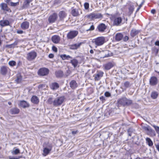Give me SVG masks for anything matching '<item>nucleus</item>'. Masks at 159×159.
Segmentation results:
<instances>
[{
    "instance_id": "33",
    "label": "nucleus",
    "mask_w": 159,
    "mask_h": 159,
    "mask_svg": "<svg viewBox=\"0 0 159 159\" xmlns=\"http://www.w3.org/2000/svg\"><path fill=\"white\" fill-rule=\"evenodd\" d=\"M113 65L110 62H109L104 65V66L105 69L109 70L112 67Z\"/></svg>"
},
{
    "instance_id": "7",
    "label": "nucleus",
    "mask_w": 159,
    "mask_h": 159,
    "mask_svg": "<svg viewBox=\"0 0 159 159\" xmlns=\"http://www.w3.org/2000/svg\"><path fill=\"white\" fill-rule=\"evenodd\" d=\"M78 34V32L77 30L71 31L67 34V37L69 39H72L75 37Z\"/></svg>"
},
{
    "instance_id": "15",
    "label": "nucleus",
    "mask_w": 159,
    "mask_h": 159,
    "mask_svg": "<svg viewBox=\"0 0 159 159\" xmlns=\"http://www.w3.org/2000/svg\"><path fill=\"white\" fill-rule=\"evenodd\" d=\"M58 15L59 20L63 21L64 18L66 17L67 14L65 11H61L59 12Z\"/></svg>"
},
{
    "instance_id": "48",
    "label": "nucleus",
    "mask_w": 159,
    "mask_h": 159,
    "mask_svg": "<svg viewBox=\"0 0 159 159\" xmlns=\"http://www.w3.org/2000/svg\"><path fill=\"white\" fill-rule=\"evenodd\" d=\"M60 57L63 60H67L66 55V54L61 55Z\"/></svg>"
},
{
    "instance_id": "18",
    "label": "nucleus",
    "mask_w": 159,
    "mask_h": 159,
    "mask_svg": "<svg viewBox=\"0 0 159 159\" xmlns=\"http://www.w3.org/2000/svg\"><path fill=\"white\" fill-rule=\"evenodd\" d=\"M107 26L101 23L98 26L97 28L98 29V30L99 32H102L104 31L106 29Z\"/></svg>"
},
{
    "instance_id": "3",
    "label": "nucleus",
    "mask_w": 159,
    "mask_h": 159,
    "mask_svg": "<svg viewBox=\"0 0 159 159\" xmlns=\"http://www.w3.org/2000/svg\"><path fill=\"white\" fill-rule=\"evenodd\" d=\"M86 17L89 19L94 20L95 19L102 18L103 17V16L101 13H92L86 15Z\"/></svg>"
},
{
    "instance_id": "9",
    "label": "nucleus",
    "mask_w": 159,
    "mask_h": 159,
    "mask_svg": "<svg viewBox=\"0 0 159 159\" xmlns=\"http://www.w3.org/2000/svg\"><path fill=\"white\" fill-rule=\"evenodd\" d=\"M58 16L56 13H53L48 18V20L50 23L54 22L57 19Z\"/></svg>"
},
{
    "instance_id": "24",
    "label": "nucleus",
    "mask_w": 159,
    "mask_h": 159,
    "mask_svg": "<svg viewBox=\"0 0 159 159\" xmlns=\"http://www.w3.org/2000/svg\"><path fill=\"white\" fill-rule=\"evenodd\" d=\"M55 75L57 77L61 78L63 77L64 74L62 70H58L55 72Z\"/></svg>"
},
{
    "instance_id": "46",
    "label": "nucleus",
    "mask_w": 159,
    "mask_h": 159,
    "mask_svg": "<svg viewBox=\"0 0 159 159\" xmlns=\"http://www.w3.org/2000/svg\"><path fill=\"white\" fill-rule=\"evenodd\" d=\"M84 7L86 10H88L89 8V4L88 2H85L84 4Z\"/></svg>"
},
{
    "instance_id": "45",
    "label": "nucleus",
    "mask_w": 159,
    "mask_h": 159,
    "mask_svg": "<svg viewBox=\"0 0 159 159\" xmlns=\"http://www.w3.org/2000/svg\"><path fill=\"white\" fill-rule=\"evenodd\" d=\"M152 125L155 128L157 133L159 134V127L155 125Z\"/></svg>"
},
{
    "instance_id": "52",
    "label": "nucleus",
    "mask_w": 159,
    "mask_h": 159,
    "mask_svg": "<svg viewBox=\"0 0 159 159\" xmlns=\"http://www.w3.org/2000/svg\"><path fill=\"white\" fill-rule=\"evenodd\" d=\"M100 99L103 102L106 100L105 97L103 96L100 97Z\"/></svg>"
},
{
    "instance_id": "55",
    "label": "nucleus",
    "mask_w": 159,
    "mask_h": 159,
    "mask_svg": "<svg viewBox=\"0 0 159 159\" xmlns=\"http://www.w3.org/2000/svg\"><path fill=\"white\" fill-rule=\"evenodd\" d=\"M11 0H5V2L8 5H9L10 3L11 2Z\"/></svg>"
},
{
    "instance_id": "51",
    "label": "nucleus",
    "mask_w": 159,
    "mask_h": 159,
    "mask_svg": "<svg viewBox=\"0 0 159 159\" xmlns=\"http://www.w3.org/2000/svg\"><path fill=\"white\" fill-rule=\"evenodd\" d=\"M143 2L139 6V7H138V8H137V10L136 11V12H138L139 10V9H140L141 7H142V6L143 5Z\"/></svg>"
},
{
    "instance_id": "35",
    "label": "nucleus",
    "mask_w": 159,
    "mask_h": 159,
    "mask_svg": "<svg viewBox=\"0 0 159 159\" xmlns=\"http://www.w3.org/2000/svg\"><path fill=\"white\" fill-rule=\"evenodd\" d=\"M30 3V2L29 0H26L25 1L24 3L22 8L23 9L27 8L29 5Z\"/></svg>"
},
{
    "instance_id": "22",
    "label": "nucleus",
    "mask_w": 159,
    "mask_h": 159,
    "mask_svg": "<svg viewBox=\"0 0 159 159\" xmlns=\"http://www.w3.org/2000/svg\"><path fill=\"white\" fill-rule=\"evenodd\" d=\"M52 39L54 43H57L60 41V38L59 36L55 35L52 37Z\"/></svg>"
},
{
    "instance_id": "25",
    "label": "nucleus",
    "mask_w": 159,
    "mask_h": 159,
    "mask_svg": "<svg viewBox=\"0 0 159 159\" xmlns=\"http://www.w3.org/2000/svg\"><path fill=\"white\" fill-rule=\"evenodd\" d=\"M20 111V110L17 108H11L10 110V112L11 114L15 115L18 114Z\"/></svg>"
},
{
    "instance_id": "61",
    "label": "nucleus",
    "mask_w": 159,
    "mask_h": 159,
    "mask_svg": "<svg viewBox=\"0 0 159 159\" xmlns=\"http://www.w3.org/2000/svg\"><path fill=\"white\" fill-rule=\"evenodd\" d=\"M130 129H128V133L129 135L131 136V133H130Z\"/></svg>"
},
{
    "instance_id": "8",
    "label": "nucleus",
    "mask_w": 159,
    "mask_h": 159,
    "mask_svg": "<svg viewBox=\"0 0 159 159\" xmlns=\"http://www.w3.org/2000/svg\"><path fill=\"white\" fill-rule=\"evenodd\" d=\"M10 71V69L6 66H3L1 67L0 72L3 75H6L7 73H9Z\"/></svg>"
},
{
    "instance_id": "14",
    "label": "nucleus",
    "mask_w": 159,
    "mask_h": 159,
    "mask_svg": "<svg viewBox=\"0 0 159 159\" xmlns=\"http://www.w3.org/2000/svg\"><path fill=\"white\" fill-rule=\"evenodd\" d=\"M127 4L128 5L129 13L130 16L134 10V7L133 3L130 2H128Z\"/></svg>"
},
{
    "instance_id": "53",
    "label": "nucleus",
    "mask_w": 159,
    "mask_h": 159,
    "mask_svg": "<svg viewBox=\"0 0 159 159\" xmlns=\"http://www.w3.org/2000/svg\"><path fill=\"white\" fill-rule=\"evenodd\" d=\"M123 39L124 41L126 42L128 40L129 37L127 36H125Z\"/></svg>"
},
{
    "instance_id": "2",
    "label": "nucleus",
    "mask_w": 159,
    "mask_h": 159,
    "mask_svg": "<svg viewBox=\"0 0 159 159\" xmlns=\"http://www.w3.org/2000/svg\"><path fill=\"white\" fill-rule=\"evenodd\" d=\"M105 38L103 36L98 37L93 39L92 42L94 43L96 48L97 46L102 45L106 42Z\"/></svg>"
},
{
    "instance_id": "4",
    "label": "nucleus",
    "mask_w": 159,
    "mask_h": 159,
    "mask_svg": "<svg viewBox=\"0 0 159 159\" xmlns=\"http://www.w3.org/2000/svg\"><path fill=\"white\" fill-rule=\"evenodd\" d=\"M125 19L124 18V20L120 17H115L113 21V25L116 26L120 25L125 23Z\"/></svg>"
},
{
    "instance_id": "29",
    "label": "nucleus",
    "mask_w": 159,
    "mask_h": 159,
    "mask_svg": "<svg viewBox=\"0 0 159 159\" xmlns=\"http://www.w3.org/2000/svg\"><path fill=\"white\" fill-rule=\"evenodd\" d=\"M123 38V35L120 33H117L116 35V39L117 41L121 40Z\"/></svg>"
},
{
    "instance_id": "12",
    "label": "nucleus",
    "mask_w": 159,
    "mask_h": 159,
    "mask_svg": "<svg viewBox=\"0 0 159 159\" xmlns=\"http://www.w3.org/2000/svg\"><path fill=\"white\" fill-rule=\"evenodd\" d=\"M158 83V80L155 76L151 77L149 80V84L152 86L156 85Z\"/></svg>"
},
{
    "instance_id": "34",
    "label": "nucleus",
    "mask_w": 159,
    "mask_h": 159,
    "mask_svg": "<svg viewBox=\"0 0 159 159\" xmlns=\"http://www.w3.org/2000/svg\"><path fill=\"white\" fill-rule=\"evenodd\" d=\"M70 63H71L74 67H76L77 66L78 64V61L77 60L74 59L71 60Z\"/></svg>"
},
{
    "instance_id": "28",
    "label": "nucleus",
    "mask_w": 159,
    "mask_h": 159,
    "mask_svg": "<svg viewBox=\"0 0 159 159\" xmlns=\"http://www.w3.org/2000/svg\"><path fill=\"white\" fill-rule=\"evenodd\" d=\"M143 128L145 130L148 131L149 132L153 133L155 135L154 131L152 129L149 125L146 126H143Z\"/></svg>"
},
{
    "instance_id": "31",
    "label": "nucleus",
    "mask_w": 159,
    "mask_h": 159,
    "mask_svg": "<svg viewBox=\"0 0 159 159\" xmlns=\"http://www.w3.org/2000/svg\"><path fill=\"white\" fill-rule=\"evenodd\" d=\"M31 101L34 104H37L39 102L38 98L36 96H33L31 98Z\"/></svg>"
},
{
    "instance_id": "26",
    "label": "nucleus",
    "mask_w": 159,
    "mask_h": 159,
    "mask_svg": "<svg viewBox=\"0 0 159 159\" xmlns=\"http://www.w3.org/2000/svg\"><path fill=\"white\" fill-rule=\"evenodd\" d=\"M139 32V30L134 29H133L131 31L130 35L132 37H134L138 34Z\"/></svg>"
},
{
    "instance_id": "20",
    "label": "nucleus",
    "mask_w": 159,
    "mask_h": 159,
    "mask_svg": "<svg viewBox=\"0 0 159 159\" xmlns=\"http://www.w3.org/2000/svg\"><path fill=\"white\" fill-rule=\"evenodd\" d=\"M117 104L118 105L125 106V97L120 98L117 100Z\"/></svg>"
},
{
    "instance_id": "43",
    "label": "nucleus",
    "mask_w": 159,
    "mask_h": 159,
    "mask_svg": "<svg viewBox=\"0 0 159 159\" xmlns=\"http://www.w3.org/2000/svg\"><path fill=\"white\" fill-rule=\"evenodd\" d=\"M19 4V2H10L9 5L11 7H15Z\"/></svg>"
},
{
    "instance_id": "5",
    "label": "nucleus",
    "mask_w": 159,
    "mask_h": 159,
    "mask_svg": "<svg viewBox=\"0 0 159 159\" xmlns=\"http://www.w3.org/2000/svg\"><path fill=\"white\" fill-rule=\"evenodd\" d=\"M37 56V53L34 51H32L27 53L26 59L29 61H31L34 59Z\"/></svg>"
},
{
    "instance_id": "54",
    "label": "nucleus",
    "mask_w": 159,
    "mask_h": 159,
    "mask_svg": "<svg viewBox=\"0 0 159 159\" xmlns=\"http://www.w3.org/2000/svg\"><path fill=\"white\" fill-rule=\"evenodd\" d=\"M52 48L53 50L55 52H57V48L56 47H55L54 46H53L52 47Z\"/></svg>"
},
{
    "instance_id": "49",
    "label": "nucleus",
    "mask_w": 159,
    "mask_h": 159,
    "mask_svg": "<svg viewBox=\"0 0 159 159\" xmlns=\"http://www.w3.org/2000/svg\"><path fill=\"white\" fill-rule=\"evenodd\" d=\"M20 157H9V159H19L20 158Z\"/></svg>"
},
{
    "instance_id": "50",
    "label": "nucleus",
    "mask_w": 159,
    "mask_h": 159,
    "mask_svg": "<svg viewBox=\"0 0 159 159\" xmlns=\"http://www.w3.org/2000/svg\"><path fill=\"white\" fill-rule=\"evenodd\" d=\"M45 87V85L44 84H39L38 86V88L39 89H43V88H44Z\"/></svg>"
},
{
    "instance_id": "32",
    "label": "nucleus",
    "mask_w": 159,
    "mask_h": 159,
    "mask_svg": "<svg viewBox=\"0 0 159 159\" xmlns=\"http://www.w3.org/2000/svg\"><path fill=\"white\" fill-rule=\"evenodd\" d=\"M51 150V149H48L47 148H44L43 150V155L45 156L47 155Z\"/></svg>"
},
{
    "instance_id": "30",
    "label": "nucleus",
    "mask_w": 159,
    "mask_h": 159,
    "mask_svg": "<svg viewBox=\"0 0 159 159\" xmlns=\"http://www.w3.org/2000/svg\"><path fill=\"white\" fill-rule=\"evenodd\" d=\"M71 13L72 15L74 16H77L79 15L78 10L75 9L72 10Z\"/></svg>"
},
{
    "instance_id": "47",
    "label": "nucleus",
    "mask_w": 159,
    "mask_h": 159,
    "mask_svg": "<svg viewBox=\"0 0 159 159\" xmlns=\"http://www.w3.org/2000/svg\"><path fill=\"white\" fill-rule=\"evenodd\" d=\"M104 95L106 97H111V94L109 92L107 91L105 93Z\"/></svg>"
},
{
    "instance_id": "44",
    "label": "nucleus",
    "mask_w": 159,
    "mask_h": 159,
    "mask_svg": "<svg viewBox=\"0 0 159 159\" xmlns=\"http://www.w3.org/2000/svg\"><path fill=\"white\" fill-rule=\"evenodd\" d=\"M9 65L11 66H15L16 64V62L13 61H10L8 63Z\"/></svg>"
},
{
    "instance_id": "10",
    "label": "nucleus",
    "mask_w": 159,
    "mask_h": 159,
    "mask_svg": "<svg viewBox=\"0 0 159 159\" xmlns=\"http://www.w3.org/2000/svg\"><path fill=\"white\" fill-rule=\"evenodd\" d=\"M0 7L1 10L3 11L11 12V11L10 8L8 7L7 4L4 3H1L0 4Z\"/></svg>"
},
{
    "instance_id": "39",
    "label": "nucleus",
    "mask_w": 159,
    "mask_h": 159,
    "mask_svg": "<svg viewBox=\"0 0 159 159\" xmlns=\"http://www.w3.org/2000/svg\"><path fill=\"white\" fill-rule=\"evenodd\" d=\"M132 103V100L125 98V106H129Z\"/></svg>"
},
{
    "instance_id": "21",
    "label": "nucleus",
    "mask_w": 159,
    "mask_h": 159,
    "mask_svg": "<svg viewBox=\"0 0 159 159\" xmlns=\"http://www.w3.org/2000/svg\"><path fill=\"white\" fill-rule=\"evenodd\" d=\"M29 23L27 21H24L21 24V27L23 30L27 29L29 28Z\"/></svg>"
},
{
    "instance_id": "36",
    "label": "nucleus",
    "mask_w": 159,
    "mask_h": 159,
    "mask_svg": "<svg viewBox=\"0 0 159 159\" xmlns=\"http://www.w3.org/2000/svg\"><path fill=\"white\" fill-rule=\"evenodd\" d=\"M146 141L147 143H148V145L149 146L151 147L153 145V142L150 138H147L146 139Z\"/></svg>"
},
{
    "instance_id": "19",
    "label": "nucleus",
    "mask_w": 159,
    "mask_h": 159,
    "mask_svg": "<svg viewBox=\"0 0 159 159\" xmlns=\"http://www.w3.org/2000/svg\"><path fill=\"white\" fill-rule=\"evenodd\" d=\"M86 28H87L86 30L88 31L93 30L94 29V27L93 23H89L86 25Z\"/></svg>"
},
{
    "instance_id": "11",
    "label": "nucleus",
    "mask_w": 159,
    "mask_h": 159,
    "mask_svg": "<svg viewBox=\"0 0 159 159\" xmlns=\"http://www.w3.org/2000/svg\"><path fill=\"white\" fill-rule=\"evenodd\" d=\"M103 72L101 71H98L94 75L95 80H99L103 76Z\"/></svg>"
},
{
    "instance_id": "37",
    "label": "nucleus",
    "mask_w": 159,
    "mask_h": 159,
    "mask_svg": "<svg viewBox=\"0 0 159 159\" xmlns=\"http://www.w3.org/2000/svg\"><path fill=\"white\" fill-rule=\"evenodd\" d=\"M158 95V93L156 91L152 92L151 94V97L154 99L156 98Z\"/></svg>"
},
{
    "instance_id": "16",
    "label": "nucleus",
    "mask_w": 159,
    "mask_h": 159,
    "mask_svg": "<svg viewBox=\"0 0 159 159\" xmlns=\"http://www.w3.org/2000/svg\"><path fill=\"white\" fill-rule=\"evenodd\" d=\"M83 43L80 42L79 43H76L74 44L70 45L69 46L70 48L71 49H76L79 48L81 45L83 44Z\"/></svg>"
},
{
    "instance_id": "1",
    "label": "nucleus",
    "mask_w": 159,
    "mask_h": 159,
    "mask_svg": "<svg viewBox=\"0 0 159 159\" xmlns=\"http://www.w3.org/2000/svg\"><path fill=\"white\" fill-rule=\"evenodd\" d=\"M65 98L63 96L57 97L55 99L52 98H49L47 101L48 104L52 105L55 107L61 106L64 101Z\"/></svg>"
},
{
    "instance_id": "59",
    "label": "nucleus",
    "mask_w": 159,
    "mask_h": 159,
    "mask_svg": "<svg viewBox=\"0 0 159 159\" xmlns=\"http://www.w3.org/2000/svg\"><path fill=\"white\" fill-rule=\"evenodd\" d=\"M151 12L153 14H154L156 13V10L155 9H152Z\"/></svg>"
},
{
    "instance_id": "64",
    "label": "nucleus",
    "mask_w": 159,
    "mask_h": 159,
    "mask_svg": "<svg viewBox=\"0 0 159 159\" xmlns=\"http://www.w3.org/2000/svg\"><path fill=\"white\" fill-rule=\"evenodd\" d=\"M155 44L157 46H159V41H157L156 42Z\"/></svg>"
},
{
    "instance_id": "58",
    "label": "nucleus",
    "mask_w": 159,
    "mask_h": 159,
    "mask_svg": "<svg viewBox=\"0 0 159 159\" xmlns=\"http://www.w3.org/2000/svg\"><path fill=\"white\" fill-rule=\"evenodd\" d=\"M78 132V130H75V131H73L72 132V133L73 134H76Z\"/></svg>"
},
{
    "instance_id": "60",
    "label": "nucleus",
    "mask_w": 159,
    "mask_h": 159,
    "mask_svg": "<svg viewBox=\"0 0 159 159\" xmlns=\"http://www.w3.org/2000/svg\"><path fill=\"white\" fill-rule=\"evenodd\" d=\"M67 60H69V59H72V57L69 55H66Z\"/></svg>"
},
{
    "instance_id": "6",
    "label": "nucleus",
    "mask_w": 159,
    "mask_h": 159,
    "mask_svg": "<svg viewBox=\"0 0 159 159\" xmlns=\"http://www.w3.org/2000/svg\"><path fill=\"white\" fill-rule=\"evenodd\" d=\"M49 70L46 68H42L40 69L38 72L39 75L41 76L47 75L49 73Z\"/></svg>"
},
{
    "instance_id": "56",
    "label": "nucleus",
    "mask_w": 159,
    "mask_h": 159,
    "mask_svg": "<svg viewBox=\"0 0 159 159\" xmlns=\"http://www.w3.org/2000/svg\"><path fill=\"white\" fill-rule=\"evenodd\" d=\"M23 32L22 30H18L17 31V33L18 34H22Z\"/></svg>"
},
{
    "instance_id": "23",
    "label": "nucleus",
    "mask_w": 159,
    "mask_h": 159,
    "mask_svg": "<svg viewBox=\"0 0 159 159\" xmlns=\"http://www.w3.org/2000/svg\"><path fill=\"white\" fill-rule=\"evenodd\" d=\"M20 106L24 108L29 107L30 106L29 104L25 101H20Z\"/></svg>"
},
{
    "instance_id": "41",
    "label": "nucleus",
    "mask_w": 159,
    "mask_h": 159,
    "mask_svg": "<svg viewBox=\"0 0 159 159\" xmlns=\"http://www.w3.org/2000/svg\"><path fill=\"white\" fill-rule=\"evenodd\" d=\"M131 86L130 83L128 81H126L124 83V89L125 90L127 88Z\"/></svg>"
},
{
    "instance_id": "38",
    "label": "nucleus",
    "mask_w": 159,
    "mask_h": 159,
    "mask_svg": "<svg viewBox=\"0 0 159 159\" xmlns=\"http://www.w3.org/2000/svg\"><path fill=\"white\" fill-rule=\"evenodd\" d=\"M20 42V40H17L13 44L9 45L8 47L10 48L12 47L13 48L15 46L17 45L18 43Z\"/></svg>"
},
{
    "instance_id": "42",
    "label": "nucleus",
    "mask_w": 159,
    "mask_h": 159,
    "mask_svg": "<svg viewBox=\"0 0 159 159\" xmlns=\"http://www.w3.org/2000/svg\"><path fill=\"white\" fill-rule=\"evenodd\" d=\"M20 152V151L18 149H15V150L11 152V153L13 154L16 155L19 153Z\"/></svg>"
},
{
    "instance_id": "63",
    "label": "nucleus",
    "mask_w": 159,
    "mask_h": 159,
    "mask_svg": "<svg viewBox=\"0 0 159 159\" xmlns=\"http://www.w3.org/2000/svg\"><path fill=\"white\" fill-rule=\"evenodd\" d=\"M109 57V54H106L104 57Z\"/></svg>"
},
{
    "instance_id": "57",
    "label": "nucleus",
    "mask_w": 159,
    "mask_h": 159,
    "mask_svg": "<svg viewBox=\"0 0 159 159\" xmlns=\"http://www.w3.org/2000/svg\"><path fill=\"white\" fill-rule=\"evenodd\" d=\"M48 57L50 58H53L54 57V55L53 54H52V53L48 55Z\"/></svg>"
},
{
    "instance_id": "27",
    "label": "nucleus",
    "mask_w": 159,
    "mask_h": 159,
    "mask_svg": "<svg viewBox=\"0 0 159 159\" xmlns=\"http://www.w3.org/2000/svg\"><path fill=\"white\" fill-rule=\"evenodd\" d=\"M70 87L73 89H75L77 86V84L75 80H72L70 83Z\"/></svg>"
},
{
    "instance_id": "17",
    "label": "nucleus",
    "mask_w": 159,
    "mask_h": 159,
    "mask_svg": "<svg viewBox=\"0 0 159 159\" xmlns=\"http://www.w3.org/2000/svg\"><path fill=\"white\" fill-rule=\"evenodd\" d=\"M0 25L2 27L10 25L9 21L7 20H2L0 21Z\"/></svg>"
},
{
    "instance_id": "62",
    "label": "nucleus",
    "mask_w": 159,
    "mask_h": 159,
    "mask_svg": "<svg viewBox=\"0 0 159 159\" xmlns=\"http://www.w3.org/2000/svg\"><path fill=\"white\" fill-rule=\"evenodd\" d=\"M156 148H157V150L159 152V145H156Z\"/></svg>"
},
{
    "instance_id": "40",
    "label": "nucleus",
    "mask_w": 159,
    "mask_h": 159,
    "mask_svg": "<svg viewBox=\"0 0 159 159\" xmlns=\"http://www.w3.org/2000/svg\"><path fill=\"white\" fill-rule=\"evenodd\" d=\"M22 77L20 75L17 76V78L15 80V81L17 83H19L21 82L22 80Z\"/></svg>"
},
{
    "instance_id": "13",
    "label": "nucleus",
    "mask_w": 159,
    "mask_h": 159,
    "mask_svg": "<svg viewBox=\"0 0 159 159\" xmlns=\"http://www.w3.org/2000/svg\"><path fill=\"white\" fill-rule=\"evenodd\" d=\"M50 88L53 90H56L59 88V84L56 82L52 83L49 85Z\"/></svg>"
}]
</instances>
